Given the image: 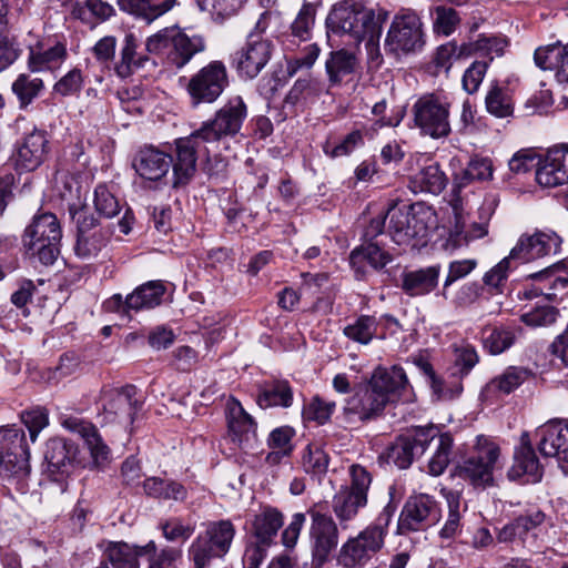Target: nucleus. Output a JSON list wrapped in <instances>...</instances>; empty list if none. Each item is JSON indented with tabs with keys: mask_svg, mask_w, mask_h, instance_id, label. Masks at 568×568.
Instances as JSON below:
<instances>
[{
	"mask_svg": "<svg viewBox=\"0 0 568 568\" xmlns=\"http://www.w3.org/2000/svg\"><path fill=\"white\" fill-rule=\"evenodd\" d=\"M409 384L404 369L377 367L368 383L346 399L343 413L347 422H367L382 414L388 404L398 402Z\"/></svg>",
	"mask_w": 568,
	"mask_h": 568,
	"instance_id": "1",
	"label": "nucleus"
},
{
	"mask_svg": "<svg viewBox=\"0 0 568 568\" xmlns=\"http://www.w3.org/2000/svg\"><path fill=\"white\" fill-rule=\"evenodd\" d=\"M386 14H376L358 0H343L335 3L329 11L326 24L328 32L346 36L351 43L365 42L369 58H378L382 24Z\"/></svg>",
	"mask_w": 568,
	"mask_h": 568,
	"instance_id": "2",
	"label": "nucleus"
},
{
	"mask_svg": "<svg viewBox=\"0 0 568 568\" xmlns=\"http://www.w3.org/2000/svg\"><path fill=\"white\" fill-rule=\"evenodd\" d=\"M389 515L384 514L341 546L337 562L344 568L364 567L383 548Z\"/></svg>",
	"mask_w": 568,
	"mask_h": 568,
	"instance_id": "3",
	"label": "nucleus"
},
{
	"mask_svg": "<svg viewBox=\"0 0 568 568\" xmlns=\"http://www.w3.org/2000/svg\"><path fill=\"white\" fill-rule=\"evenodd\" d=\"M61 239L62 231L57 216L42 213L34 216L26 229L22 242L28 255L37 256L44 265H51L60 253Z\"/></svg>",
	"mask_w": 568,
	"mask_h": 568,
	"instance_id": "4",
	"label": "nucleus"
},
{
	"mask_svg": "<svg viewBox=\"0 0 568 568\" xmlns=\"http://www.w3.org/2000/svg\"><path fill=\"white\" fill-rule=\"evenodd\" d=\"M449 99L439 93H425L412 106L415 128L432 139L447 138L452 132Z\"/></svg>",
	"mask_w": 568,
	"mask_h": 568,
	"instance_id": "5",
	"label": "nucleus"
},
{
	"mask_svg": "<svg viewBox=\"0 0 568 568\" xmlns=\"http://www.w3.org/2000/svg\"><path fill=\"white\" fill-rule=\"evenodd\" d=\"M500 448L479 435L469 456L457 466V475L476 487H487L494 484V471L499 466Z\"/></svg>",
	"mask_w": 568,
	"mask_h": 568,
	"instance_id": "6",
	"label": "nucleus"
},
{
	"mask_svg": "<svg viewBox=\"0 0 568 568\" xmlns=\"http://www.w3.org/2000/svg\"><path fill=\"white\" fill-rule=\"evenodd\" d=\"M235 535L234 526L229 520L211 523L189 548V557L194 568H207L215 558H223L230 550Z\"/></svg>",
	"mask_w": 568,
	"mask_h": 568,
	"instance_id": "7",
	"label": "nucleus"
},
{
	"mask_svg": "<svg viewBox=\"0 0 568 568\" xmlns=\"http://www.w3.org/2000/svg\"><path fill=\"white\" fill-rule=\"evenodd\" d=\"M432 212L422 206H392L386 213L387 231L395 243L408 245L413 240H424L428 235V220Z\"/></svg>",
	"mask_w": 568,
	"mask_h": 568,
	"instance_id": "8",
	"label": "nucleus"
},
{
	"mask_svg": "<svg viewBox=\"0 0 568 568\" xmlns=\"http://www.w3.org/2000/svg\"><path fill=\"white\" fill-rule=\"evenodd\" d=\"M425 44L423 23L418 14L410 10L397 13L385 38V49L395 54L416 53Z\"/></svg>",
	"mask_w": 568,
	"mask_h": 568,
	"instance_id": "9",
	"label": "nucleus"
},
{
	"mask_svg": "<svg viewBox=\"0 0 568 568\" xmlns=\"http://www.w3.org/2000/svg\"><path fill=\"white\" fill-rule=\"evenodd\" d=\"M24 432L16 426L0 427V475L24 478L30 471Z\"/></svg>",
	"mask_w": 568,
	"mask_h": 568,
	"instance_id": "10",
	"label": "nucleus"
},
{
	"mask_svg": "<svg viewBox=\"0 0 568 568\" xmlns=\"http://www.w3.org/2000/svg\"><path fill=\"white\" fill-rule=\"evenodd\" d=\"M229 84L227 70L223 62L211 61L190 77L186 92L193 106L215 102Z\"/></svg>",
	"mask_w": 568,
	"mask_h": 568,
	"instance_id": "11",
	"label": "nucleus"
},
{
	"mask_svg": "<svg viewBox=\"0 0 568 568\" xmlns=\"http://www.w3.org/2000/svg\"><path fill=\"white\" fill-rule=\"evenodd\" d=\"M246 115L247 110L243 99L234 97L216 111L213 119L203 122L195 133L202 142L215 144L225 138L236 135Z\"/></svg>",
	"mask_w": 568,
	"mask_h": 568,
	"instance_id": "12",
	"label": "nucleus"
},
{
	"mask_svg": "<svg viewBox=\"0 0 568 568\" xmlns=\"http://www.w3.org/2000/svg\"><path fill=\"white\" fill-rule=\"evenodd\" d=\"M351 487L342 488L333 498V511L342 523L355 518L358 510L366 506L372 483L371 474L359 465L351 467Z\"/></svg>",
	"mask_w": 568,
	"mask_h": 568,
	"instance_id": "13",
	"label": "nucleus"
},
{
	"mask_svg": "<svg viewBox=\"0 0 568 568\" xmlns=\"http://www.w3.org/2000/svg\"><path fill=\"white\" fill-rule=\"evenodd\" d=\"M73 219L77 223L75 253L82 258H93L106 247L111 230L109 226H102L87 211L81 210L74 213Z\"/></svg>",
	"mask_w": 568,
	"mask_h": 568,
	"instance_id": "14",
	"label": "nucleus"
},
{
	"mask_svg": "<svg viewBox=\"0 0 568 568\" xmlns=\"http://www.w3.org/2000/svg\"><path fill=\"white\" fill-rule=\"evenodd\" d=\"M308 530L310 546L312 551V565L321 568L327 562L332 551L338 544V528L334 519L317 511L311 514Z\"/></svg>",
	"mask_w": 568,
	"mask_h": 568,
	"instance_id": "15",
	"label": "nucleus"
},
{
	"mask_svg": "<svg viewBox=\"0 0 568 568\" xmlns=\"http://www.w3.org/2000/svg\"><path fill=\"white\" fill-rule=\"evenodd\" d=\"M271 54V41L250 33L245 45L234 54L233 63L241 77L253 79L267 64Z\"/></svg>",
	"mask_w": 568,
	"mask_h": 568,
	"instance_id": "16",
	"label": "nucleus"
},
{
	"mask_svg": "<svg viewBox=\"0 0 568 568\" xmlns=\"http://www.w3.org/2000/svg\"><path fill=\"white\" fill-rule=\"evenodd\" d=\"M432 429L420 427L412 435L399 436L383 454L388 464L400 469L408 468L415 457L423 455L433 438Z\"/></svg>",
	"mask_w": 568,
	"mask_h": 568,
	"instance_id": "17",
	"label": "nucleus"
},
{
	"mask_svg": "<svg viewBox=\"0 0 568 568\" xmlns=\"http://www.w3.org/2000/svg\"><path fill=\"white\" fill-rule=\"evenodd\" d=\"M102 405L103 412L110 420L133 423L138 412L142 408V400L138 396V388L126 385L103 392Z\"/></svg>",
	"mask_w": 568,
	"mask_h": 568,
	"instance_id": "18",
	"label": "nucleus"
},
{
	"mask_svg": "<svg viewBox=\"0 0 568 568\" xmlns=\"http://www.w3.org/2000/svg\"><path fill=\"white\" fill-rule=\"evenodd\" d=\"M560 245L561 239L554 231H536L519 237L510 251V257L528 263L549 254H557Z\"/></svg>",
	"mask_w": 568,
	"mask_h": 568,
	"instance_id": "19",
	"label": "nucleus"
},
{
	"mask_svg": "<svg viewBox=\"0 0 568 568\" xmlns=\"http://www.w3.org/2000/svg\"><path fill=\"white\" fill-rule=\"evenodd\" d=\"M552 525L546 520L541 511H534L516 518L513 523L506 525L498 534L499 541L509 542L520 539L526 542L531 539H549Z\"/></svg>",
	"mask_w": 568,
	"mask_h": 568,
	"instance_id": "20",
	"label": "nucleus"
},
{
	"mask_svg": "<svg viewBox=\"0 0 568 568\" xmlns=\"http://www.w3.org/2000/svg\"><path fill=\"white\" fill-rule=\"evenodd\" d=\"M439 507L436 500L426 494L412 496L405 504L398 520L400 530H418L424 524L436 523Z\"/></svg>",
	"mask_w": 568,
	"mask_h": 568,
	"instance_id": "21",
	"label": "nucleus"
},
{
	"mask_svg": "<svg viewBox=\"0 0 568 568\" xmlns=\"http://www.w3.org/2000/svg\"><path fill=\"white\" fill-rule=\"evenodd\" d=\"M205 142L193 132L190 136L176 141L175 161H172L173 186L189 183L196 170L197 154Z\"/></svg>",
	"mask_w": 568,
	"mask_h": 568,
	"instance_id": "22",
	"label": "nucleus"
},
{
	"mask_svg": "<svg viewBox=\"0 0 568 568\" xmlns=\"http://www.w3.org/2000/svg\"><path fill=\"white\" fill-rule=\"evenodd\" d=\"M536 181L544 187H556L568 183V146L554 148L539 160Z\"/></svg>",
	"mask_w": 568,
	"mask_h": 568,
	"instance_id": "23",
	"label": "nucleus"
},
{
	"mask_svg": "<svg viewBox=\"0 0 568 568\" xmlns=\"http://www.w3.org/2000/svg\"><path fill=\"white\" fill-rule=\"evenodd\" d=\"M410 185L414 192L439 194L447 185V178L438 163L425 155L412 162Z\"/></svg>",
	"mask_w": 568,
	"mask_h": 568,
	"instance_id": "24",
	"label": "nucleus"
},
{
	"mask_svg": "<svg viewBox=\"0 0 568 568\" xmlns=\"http://www.w3.org/2000/svg\"><path fill=\"white\" fill-rule=\"evenodd\" d=\"M49 140L41 130H33L17 144L13 155L16 168L33 171L39 168L48 155Z\"/></svg>",
	"mask_w": 568,
	"mask_h": 568,
	"instance_id": "25",
	"label": "nucleus"
},
{
	"mask_svg": "<svg viewBox=\"0 0 568 568\" xmlns=\"http://www.w3.org/2000/svg\"><path fill=\"white\" fill-rule=\"evenodd\" d=\"M536 436L541 455L568 463V422H549L536 430Z\"/></svg>",
	"mask_w": 568,
	"mask_h": 568,
	"instance_id": "26",
	"label": "nucleus"
},
{
	"mask_svg": "<svg viewBox=\"0 0 568 568\" xmlns=\"http://www.w3.org/2000/svg\"><path fill=\"white\" fill-rule=\"evenodd\" d=\"M62 425L83 439L95 467H103L110 462V448L94 425L75 417L65 418Z\"/></svg>",
	"mask_w": 568,
	"mask_h": 568,
	"instance_id": "27",
	"label": "nucleus"
},
{
	"mask_svg": "<svg viewBox=\"0 0 568 568\" xmlns=\"http://www.w3.org/2000/svg\"><path fill=\"white\" fill-rule=\"evenodd\" d=\"M172 166V156L154 146L142 148L134 156L133 168L145 181L161 182Z\"/></svg>",
	"mask_w": 568,
	"mask_h": 568,
	"instance_id": "28",
	"label": "nucleus"
},
{
	"mask_svg": "<svg viewBox=\"0 0 568 568\" xmlns=\"http://www.w3.org/2000/svg\"><path fill=\"white\" fill-rule=\"evenodd\" d=\"M542 474V466L529 444L528 436L525 434L521 437V445L514 454V464L508 470V478L511 480L519 479L524 484H535L541 480Z\"/></svg>",
	"mask_w": 568,
	"mask_h": 568,
	"instance_id": "29",
	"label": "nucleus"
},
{
	"mask_svg": "<svg viewBox=\"0 0 568 568\" xmlns=\"http://www.w3.org/2000/svg\"><path fill=\"white\" fill-rule=\"evenodd\" d=\"M229 435L240 447H245L255 438L256 425L244 410L241 403L234 398L226 404Z\"/></svg>",
	"mask_w": 568,
	"mask_h": 568,
	"instance_id": "30",
	"label": "nucleus"
},
{
	"mask_svg": "<svg viewBox=\"0 0 568 568\" xmlns=\"http://www.w3.org/2000/svg\"><path fill=\"white\" fill-rule=\"evenodd\" d=\"M534 60L541 70L554 71L559 83H568V43L540 47L536 49Z\"/></svg>",
	"mask_w": 568,
	"mask_h": 568,
	"instance_id": "31",
	"label": "nucleus"
},
{
	"mask_svg": "<svg viewBox=\"0 0 568 568\" xmlns=\"http://www.w3.org/2000/svg\"><path fill=\"white\" fill-rule=\"evenodd\" d=\"M174 32L169 63L176 68H183L196 53L205 49V44L199 36L189 37L179 28H175Z\"/></svg>",
	"mask_w": 568,
	"mask_h": 568,
	"instance_id": "32",
	"label": "nucleus"
},
{
	"mask_svg": "<svg viewBox=\"0 0 568 568\" xmlns=\"http://www.w3.org/2000/svg\"><path fill=\"white\" fill-rule=\"evenodd\" d=\"M439 274V265L407 272L403 275L402 288L410 296L426 295L437 286Z\"/></svg>",
	"mask_w": 568,
	"mask_h": 568,
	"instance_id": "33",
	"label": "nucleus"
},
{
	"mask_svg": "<svg viewBox=\"0 0 568 568\" xmlns=\"http://www.w3.org/2000/svg\"><path fill=\"white\" fill-rule=\"evenodd\" d=\"M154 541H149L143 547L131 546L125 542H115L108 547L106 559L112 568H140L139 556L155 551Z\"/></svg>",
	"mask_w": 568,
	"mask_h": 568,
	"instance_id": "34",
	"label": "nucleus"
},
{
	"mask_svg": "<svg viewBox=\"0 0 568 568\" xmlns=\"http://www.w3.org/2000/svg\"><path fill=\"white\" fill-rule=\"evenodd\" d=\"M425 429L434 430L433 438L426 445L434 448V453L428 462V471L433 476H439L447 468L450 460V450L453 438L448 433H440L435 426L425 427Z\"/></svg>",
	"mask_w": 568,
	"mask_h": 568,
	"instance_id": "35",
	"label": "nucleus"
},
{
	"mask_svg": "<svg viewBox=\"0 0 568 568\" xmlns=\"http://www.w3.org/2000/svg\"><path fill=\"white\" fill-rule=\"evenodd\" d=\"M352 267L357 274L366 272V264L373 268H382L390 262V256L376 243L369 242L355 248L349 256Z\"/></svg>",
	"mask_w": 568,
	"mask_h": 568,
	"instance_id": "36",
	"label": "nucleus"
},
{
	"mask_svg": "<svg viewBox=\"0 0 568 568\" xmlns=\"http://www.w3.org/2000/svg\"><path fill=\"white\" fill-rule=\"evenodd\" d=\"M164 292L165 287L161 282H148L126 296L125 305L136 312L153 308L161 304Z\"/></svg>",
	"mask_w": 568,
	"mask_h": 568,
	"instance_id": "37",
	"label": "nucleus"
},
{
	"mask_svg": "<svg viewBox=\"0 0 568 568\" xmlns=\"http://www.w3.org/2000/svg\"><path fill=\"white\" fill-rule=\"evenodd\" d=\"M293 402V392L287 381L274 379L266 382L260 389L257 404L262 408L290 407Z\"/></svg>",
	"mask_w": 568,
	"mask_h": 568,
	"instance_id": "38",
	"label": "nucleus"
},
{
	"mask_svg": "<svg viewBox=\"0 0 568 568\" xmlns=\"http://www.w3.org/2000/svg\"><path fill=\"white\" fill-rule=\"evenodd\" d=\"M452 219L448 225V236L446 239V250H457L465 245V234L468 226V213L460 200L452 202Z\"/></svg>",
	"mask_w": 568,
	"mask_h": 568,
	"instance_id": "39",
	"label": "nucleus"
},
{
	"mask_svg": "<svg viewBox=\"0 0 568 568\" xmlns=\"http://www.w3.org/2000/svg\"><path fill=\"white\" fill-rule=\"evenodd\" d=\"M123 11L152 22L172 9V0H118Z\"/></svg>",
	"mask_w": 568,
	"mask_h": 568,
	"instance_id": "40",
	"label": "nucleus"
},
{
	"mask_svg": "<svg viewBox=\"0 0 568 568\" xmlns=\"http://www.w3.org/2000/svg\"><path fill=\"white\" fill-rule=\"evenodd\" d=\"M357 58L344 49L329 53L325 62L326 73L332 84H338L343 77L355 72L357 67Z\"/></svg>",
	"mask_w": 568,
	"mask_h": 568,
	"instance_id": "41",
	"label": "nucleus"
},
{
	"mask_svg": "<svg viewBox=\"0 0 568 568\" xmlns=\"http://www.w3.org/2000/svg\"><path fill=\"white\" fill-rule=\"evenodd\" d=\"M67 54L65 45L62 43H57L43 51L31 50L29 68L32 72L58 69L64 62Z\"/></svg>",
	"mask_w": 568,
	"mask_h": 568,
	"instance_id": "42",
	"label": "nucleus"
},
{
	"mask_svg": "<svg viewBox=\"0 0 568 568\" xmlns=\"http://www.w3.org/2000/svg\"><path fill=\"white\" fill-rule=\"evenodd\" d=\"M283 519L281 513L276 509L267 508L255 516L253 521L254 535L261 545H267L276 536L282 527Z\"/></svg>",
	"mask_w": 568,
	"mask_h": 568,
	"instance_id": "43",
	"label": "nucleus"
},
{
	"mask_svg": "<svg viewBox=\"0 0 568 568\" xmlns=\"http://www.w3.org/2000/svg\"><path fill=\"white\" fill-rule=\"evenodd\" d=\"M144 493L153 498L183 500L186 489L179 483L159 477H150L143 481Z\"/></svg>",
	"mask_w": 568,
	"mask_h": 568,
	"instance_id": "44",
	"label": "nucleus"
},
{
	"mask_svg": "<svg viewBox=\"0 0 568 568\" xmlns=\"http://www.w3.org/2000/svg\"><path fill=\"white\" fill-rule=\"evenodd\" d=\"M448 511L439 536L444 539H450L462 531V517L465 511L460 501V496L456 493L446 495Z\"/></svg>",
	"mask_w": 568,
	"mask_h": 568,
	"instance_id": "45",
	"label": "nucleus"
},
{
	"mask_svg": "<svg viewBox=\"0 0 568 568\" xmlns=\"http://www.w3.org/2000/svg\"><path fill=\"white\" fill-rule=\"evenodd\" d=\"M113 12V7L102 0H87L84 4L73 0L70 1V13L72 17L83 22H90L91 16L100 20H105L110 18Z\"/></svg>",
	"mask_w": 568,
	"mask_h": 568,
	"instance_id": "46",
	"label": "nucleus"
},
{
	"mask_svg": "<svg viewBox=\"0 0 568 568\" xmlns=\"http://www.w3.org/2000/svg\"><path fill=\"white\" fill-rule=\"evenodd\" d=\"M494 174L493 161L488 158H474L467 166L455 174V180L459 185H464L470 181H489Z\"/></svg>",
	"mask_w": 568,
	"mask_h": 568,
	"instance_id": "47",
	"label": "nucleus"
},
{
	"mask_svg": "<svg viewBox=\"0 0 568 568\" xmlns=\"http://www.w3.org/2000/svg\"><path fill=\"white\" fill-rule=\"evenodd\" d=\"M135 42L133 36L125 37V43L121 50L120 61L115 63L114 70L121 78L130 77L136 69L143 67L148 58H135Z\"/></svg>",
	"mask_w": 568,
	"mask_h": 568,
	"instance_id": "48",
	"label": "nucleus"
},
{
	"mask_svg": "<svg viewBox=\"0 0 568 568\" xmlns=\"http://www.w3.org/2000/svg\"><path fill=\"white\" fill-rule=\"evenodd\" d=\"M529 376L525 368L510 366L488 384V389L509 394L520 386Z\"/></svg>",
	"mask_w": 568,
	"mask_h": 568,
	"instance_id": "49",
	"label": "nucleus"
},
{
	"mask_svg": "<svg viewBox=\"0 0 568 568\" xmlns=\"http://www.w3.org/2000/svg\"><path fill=\"white\" fill-rule=\"evenodd\" d=\"M329 457L320 444H310L302 456V465L306 473L321 476L328 468Z\"/></svg>",
	"mask_w": 568,
	"mask_h": 568,
	"instance_id": "50",
	"label": "nucleus"
},
{
	"mask_svg": "<svg viewBox=\"0 0 568 568\" xmlns=\"http://www.w3.org/2000/svg\"><path fill=\"white\" fill-rule=\"evenodd\" d=\"M376 331L377 322L375 317L367 315L358 317L354 323L344 327V334L346 337L364 345L372 341Z\"/></svg>",
	"mask_w": 568,
	"mask_h": 568,
	"instance_id": "51",
	"label": "nucleus"
},
{
	"mask_svg": "<svg viewBox=\"0 0 568 568\" xmlns=\"http://www.w3.org/2000/svg\"><path fill=\"white\" fill-rule=\"evenodd\" d=\"M487 111L497 116V118H506L513 113V103L510 98L498 85H493L485 99Z\"/></svg>",
	"mask_w": 568,
	"mask_h": 568,
	"instance_id": "52",
	"label": "nucleus"
},
{
	"mask_svg": "<svg viewBox=\"0 0 568 568\" xmlns=\"http://www.w3.org/2000/svg\"><path fill=\"white\" fill-rule=\"evenodd\" d=\"M43 88V82L39 78L30 79L26 74H20L12 83V91L18 97L21 106H27L38 97Z\"/></svg>",
	"mask_w": 568,
	"mask_h": 568,
	"instance_id": "53",
	"label": "nucleus"
},
{
	"mask_svg": "<svg viewBox=\"0 0 568 568\" xmlns=\"http://www.w3.org/2000/svg\"><path fill=\"white\" fill-rule=\"evenodd\" d=\"M175 27L164 28L150 36L145 41V49L149 53L162 57L169 61Z\"/></svg>",
	"mask_w": 568,
	"mask_h": 568,
	"instance_id": "54",
	"label": "nucleus"
},
{
	"mask_svg": "<svg viewBox=\"0 0 568 568\" xmlns=\"http://www.w3.org/2000/svg\"><path fill=\"white\" fill-rule=\"evenodd\" d=\"M94 207L97 212L111 219L121 211V205L116 196L105 185H98L94 191Z\"/></svg>",
	"mask_w": 568,
	"mask_h": 568,
	"instance_id": "55",
	"label": "nucleus"
},
{
	"mask_svg": "<svg viewBox=\"0 0 568 568\" xmlns=\"http://www.w3.org/2000/svg\"><path fill=\"white\" fill-rule=\"evenodd\" d=\"M316 9L312 3H304L300 9L297 17L292 23V32L295 37L306 40L315 22Z\"/></svg>",
	"mask_w": 568,
	"mask_h": 568,
	"instance_id": "56",
	"label": "nucleus"
},
{
	"mask_svg": "<svg viewBox=\"0 0 568 568\" xmlns=\"http://www.w3.org/2000/svg\"><path fill=\"white\" fill-rule=\"evenodd\" d=\"M148 568H180L179 562L182 559V550L174 547H165L160 552L150 551Z\"/></svg>",
	"mask_w": 568,
	"mask_h": 568,
	"instance_id": "57",
	"label": "nucleus"
},
{
	"mask_svg": "<svg viewBox=\"0 0 568 568\" xmlns=\"http://www.w3.org/2000/svg\"><path fill=\"white\" fill-rule=\"evenodd\" d=\"M460 19L453 8L437 7L435 10L434 30L449 36L454 32Z\"/></svg>",
	"mask_w": 568,
	"mask_h": 568,
	"instance_id": "58",
	"label": "nucleus"
},
{
	"mask_svg": "<svg viewBox=\"0 0 568 568\" xmlns=\"http://www.w3.org/2000/svg\"><path fill=\"white\" fill-rule=\"evenodd\" d=\"M21 419L28 428L32 442L37 439L39 433L49 423L48 412L41 407L23 412L21 414Z\"/></svg>",
	"mask_w": 568,
	"mask_h": 568,
	"instance_id": "59",
	"label": "nucleus"
},
{
	"mask_svg": "<svg viewBox=\"0 0 568 568\" xmlns=\"http://www.w3.org/2000/svg\"><path fill=\"white\" fill-rule=\"evenodd\" d=\"M558 312L549 305L538 306L521 315V321L532 327L547 326L557 318Z\"/></svg>",
	"mask_w": 568,
	"mask_h": 568,
	"instance_id": "60",
	"label": "nucleus"
},
{
	"mask_svg": "<svg viewBox=\"0 0 568 568\" xmlns=\"http://www.w3.org/2000/svg\"><path fill=\"white\" fill-rule=\"evenodd\" d=\"M320 52L321 49L315 43L305 47L302 57L287 60L286 70L288 75L293 77L300 70L311 69L317 60Z\"/></svg>",
	"mask_w": 568,
	"mask_h": 568,
	"instance_id": "61",
	"label": "nucleus"
},
{
	"mask_svg": "<svg viewBox=\"0 0 568 568\" xmlns=\"http://www.w3.org/2000/svg\"><path fill=\"white\" fill-rule=\"evenodd\" d=\"M335 406L334 402H326L315 397L306 406L304 414L308 419L315 420L318 424H324L329 419L331 415L335 410Z\"/></svg>",
	"mask_w": 568,
	"mask_h": 568,
	"instance_id": "62",
	"label": "nucleus"
},
{
	"mask_svg": "<svg viewBox=\"0 0 568 568\" xmlns=\"http://www.w3.org/2000/svg\"><path fill=\"white\" fill-rule=\"evenodd\" d=\"M455 367L457 373L462 376L470 372V369L478 363V355L475 348L470 345H460L454 349Z\"/></svg>",
	"mask_w": 568,
	"mask_h": 568,
	"instance_id": "63",
	"label": "nucleus"
},
{
	"mask_svg": "<svg viewBox=\"0 0 568 568\" xmlns=\"http://www.w3.org/2000/svg\"><path fill=\"white\" fill-rule=\"evenodd\" d=\"M488 68L487 61H475L465 71L463 77V88L468 93H474L478 90Z\"/></svg>",
	"mask_w": 568,
	"mask_h": 568,
	"instance_id": "64",
	"label": "nucleus"
}]
</instances>
